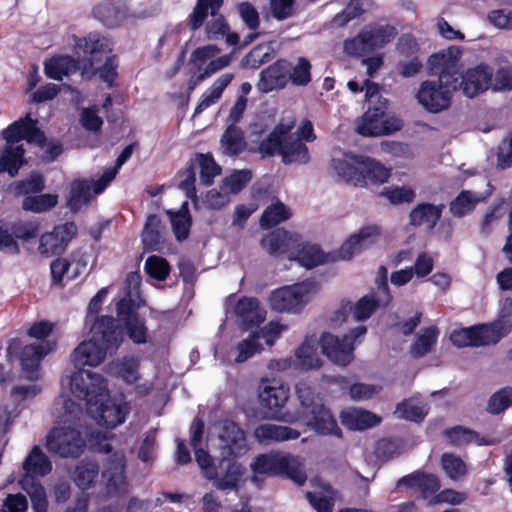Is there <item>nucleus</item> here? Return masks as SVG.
<instances>
[{
    "mask_svg": "<svg viewBox=\"0 0 512 512\" xmlns=\"http://www.w3.org/2000/svg\"><path fill=\"white\" fill-rule=\"evenodd\" d=\"M90 333L91 338L81 342L70 355L76 368L100 365L107 353L117 349L122 341L121 331L112 317L97 318L91 325Z\"/></svg>",
    "mask_w": 512,
    "mask_h": 512,
    "instance_id": "nucleus-1",
    "label": "nucleus"
},
{
    "mask_svg": "<svg viewBox=\"0 0 512 512\" xmlns=\"http://www.w3.org/2000/svg\"><path fill=\"white\" fill-rule=\"evenodd\" d=\"M36 125L37 120L31 119L30 115L27 114L24 118H20L3 130L2 135L6 145L0 154V172L6 171L11 177L18 173L24 162L22 140L40 146L44 145L45 135Z\"/></svg>",
    "mask_w": 512,
    "mask_h": 512,
    "instance_id": "nucleus-2",
    "label": "nucleus"
},
{
    "mask_svg": "<svg viewBox=\"0 0 512 512\" xmlns=\"http://www.w3.org/2000/svg\"><path fill=\"white\" fill-rule=\"evenodd\" d=\"M294 122L279 123L260 143L258 151L263 156L279 154L285 164H307L310 160L307 146L291 131Z\"/></svg>",
    "mask_w": 512,
    "mask_h": 512,
    "instance_id": "nucleus-3",
    "label": "nucleus"
},
{
    "mask_svg": "<svg viewBox=\"0 0 512 512\" xmlns=\"http://www.w3.org/2000/svg\"><path fill=\"white\" fill-rule=\"evenodd\" d=\"M295 390L301 407V417L306 424L320 434L339 436L337 422L325 408L320 395L306 382L296 384Z\"/></svg>",
    "mask_w": 512,
    "mask_h": 512,
    "instance_id": "nucleus-4",
    "label": "nucleus"
},
{
    "mask_svg": "<svg viewBox=\"0 0 512 512\" xmlns=\"http://www.w3.org/2000/svg\"><path fill=\"white\" fill-rule=\"evenodd\" d=\"M222 2L223 0H198L193 13L190 15L188 25L190 29L196 30L202 26L205 18L210 14L211 18L205 26L207 39L218 40L226 37V43L233 46L238 44L239 36L236 33L229 32V25L224 17L218 13Z\"/></svg>",
    "mask_w": 512,
    "mask_h": 512,
    "instance_id": "nucleus-5",
    "label": "nucleus"
},
{
    "mask_svg": "<svg viewBox=\"0 0 512 512\" xmlns=\"http://www.w3.org/2000/svg\"><path fill=\"white\" fill-rule=\"evenodd\" d=\"M458 86V81L444 73L436 80L423 81L416 97L425 110L439 113L450 107L452 94L458 89Z\"/></svg>",
    "mask_w": 512,
    "mask_h": 512,
    "instance_id": "nucleus-6",
    "label": "nucleus"
},
{
    "mask_svg": "<svg viewBox=\"0 0 512 512\" xmlns=\"http://www.w3.org/2000/svg\"><path fill=\"white\" fill-rule=\"evenodd\" d=\"M65 381L70 386L72 394L86 402L87 410L95 402L108 397L107 383L104 377L98 373L78 369L62 379L63 384Z\"/></svg>",
    "mask_w": 512,
    "mask_h": 512,
    "instance_id": "nucleus-7",
    "label": "nucleus"
},
{
    "mask_svg": "<svg viewBox=\"0 0 512 512\" xmlns=\"http://www.w3.org/2000/svg\"><path fill=\"white\" fill-rule=\"evenodd\" d=\"M46 447L62 458L79 457L85 447L86 441L76 428L63 425L53 428L46 437Z\"/></svg>",
    "mask_w": 512,
    "mask_h": 512,
    "instance_id": "nucleus-8",
    "label": "nucleus"
},
{
    "mask_svg": "<svg viewBox=\"0 0 512 512\" xmlns=\"http://www.w3.org/2000/svg\"><path fill=\"white\" fill-rule=\"evenodd\" d=\"M111 52V40L98 33H90L84 38H79L75 44V53L84 71L93 70Z\"/></svg>",
    "mask_w": 512,
    "mask_h": 512,
    "instance_id": "nucleus-9",
    "label": "nucleus"
},
{
    "mask_svg": "<svg viewBox=\"0 0 512 512\" xmlns=\"http://www.w3.org/2000/svg\"><path fill=\"white\" fill-rule=\"evenodd\" d=\"M196 462L198 463L203 476L209 480H214V486L220 490L236 489L244 471L241 464L230 460L224 475L219 477V473L213 459L203 449L196 450Z\"/></svg>",
    "mask_w": 512,
    "mask_h": 512,
    "instance_id": "nucleus-10",
    "label": "nucleus"
},
{
    "mask_svg": "<svg viewBox=\"0 0 512 512\" xmlns=\"http://www.w3.org/2000/svg\"><path fill=\"white\" fill-rule=\"evenodd\" d=\"M365 333L366 327L363 325L356 327L342 339L330 333H323L320 339L322 352L333 363L346 366L353 359L352 351L354 347L352 340H356Z\"/></svg>",
    "mask_w": 512,
    "mask_h": 512,
    "instance_id": "nucleus-11",
    "label": "nucleus"
},
{
    "mask_svg": "<svg viewBox=\"0 0 512 512\" xmlns=\"http://www.w3.org/2000/svg\"><path fill=\"white\" fill-rule=\"evenodd\" d=\"M311 283H297L274 290L269 296L270 308L277 312H299L308 302Z\"/></svg>",
    "mask_w": 512,
    "mask_h": 512,
    "instance_id": "nucleus-12",
    "label": "nucleus"
},
{
    "mask_svg": "<svg viewBox=\"0 0 512 512\" xmlns=\"http://www.w3.org/2000/svg\"><path fill=\"white\" fill-rule=\"evenodd\" d=\"M217 449L222 462L245 454L249 447L244 431L234 422L222 423L217 438Z\"/></svg>",
    "mask_w": 512,
    "mask_h": 512,
    "instance_id": "nucleus-13",
    "label": "nucleus"
},
{
    "mask_svg": "<svg viewBox=\"0 0 512 512\" xmlns=\"http://www.w3.org/2000/svg\"><path fill=\"white\" fill-rule=\"evenodd\" d=\"M130 407L127 402L119 399H108L105 397L99 402H95L88 412L94 420L107 428H114L125 421Z\"/></svg>",
    "mask_w": 512,
    "mask_h": 512,
    "instance_id": "nucleus-14",
    "label": "nucleus"
},
{
    "mask_svg": "<svg viewBox=\"0 0 512 512\" xmlns=\"http://www.w3.org/2000/svg\"><path fill=\"white\" fill-rule=\"evenodd\" d=\"M76 233L77 227L73 222L54 227L51 232L41 236L38 248L40 254L46 257L61 254Z\"/></svg>",
    "mask_w": 512,
    "mask_h": 512,
    "instance_id": "nucleus-15",
    "label": "nucleus"
},
{
    "mask_svg": "<svg viewBox=\"0 0 512 512\" xmlns=\"http://www.w3.org/2000/svg\"><path fill=\"white\" fill-rule=\"evenodd\" d=\"M380 235L381 229L376 225L361 228L342 244L339 250L340 258L350 260L354 255L371 248L378 242Z\"/></svg>",
    "mask_w": 512,
    "mask_h": 512,
    "instance_id": "nucleus-16",
    "label": "nucleus"
},
{
    "mask_svg": "<svg viewBox=\"0 0 512 512\" xmlns=\"http://www.w3.org/2000/svg\"><path fill=\"white\" fill-rule=\"evenodd\" d=\"M124 469L123 454H113L102 472V478L108 495H118L128 491L129 484L126 480Z\"/></svg>",
    "mask_w": 512,
    "mask_h": 512,
    "instance_id": "nucleus-17",
    "label": "nucleus"
},
{
    "mask_svg": "<svg viewBox=\"0 0 512 512\" xmlns=\"http://www.w3.org/2000/svg\"><path fill=\"white\" fill-rule=\"evenodd\" d=\"M512 327V313L503 316L491 324L472 327L474 346H486L496 344L507 335Z\"/></svg>",
    "mask_w": 512,
    "mask_h": 512,
    "instance_id": "nucleus-18",
    "label": "nucleus"
},
{
    "mask_svg": "<svg viewBox=\"0 0 512 512\" xmlns=\"http://www.w3.org/2000/svg\"><path fill=\"white\" fill-rule=\"evenodd\" d=\"M492 81V71L485 65L469 69L464 75L458 76V88L469 98L486 91Z\"/></svg>",
    "mask_w": 512,
    "mask_h": 512,
    "instance_id": "nucleus-19",
    "label": "nucleus"
},
{
    "mask_svg": "<svg viewBox=\"0 0 512 512\" xmlns=\"http://www.w3.org/2000/svg\"><path fill=\"white\" fill-rule=\"evenodd\" d=\"M289 69L288 60H277L260 73L257 88L263 93L284 88L289 82Z\"/></svg>",
    "mask_w": 512,
    "mask_h": 512,
    "instance_id": "nucleus-20",
    "label": "nucleus"
},
{
    "mask_svg": "<svg viewBox=\"0 0 512 512\" xmlns=\"http://www.w3.org/2000/svg\"><path fill=\"white\" fill-rule=\"evenodd\" d=\"M258 397L262 406L269 409L282 407L289 398V388L276 379H263L258 387Z\"/></svg>",
    "mask_w": 512,
    "mask_h": 512,
    "instance_id": "nucleus-21",
    "label": "nucleus"
},
{
    "mask_svg": "<svg viewBox=\"0 0 512 512\" xmlns=\"http://www.w3.org/2000/svg\"><path fill=\"white\" fill-rule=\"evenodd\" d=\"M363 156L346 155L344 158L332 159L331 166L334 172L346 183L354 186H365L362 168Z\"/></svg>",
    "mask_w": 512,
    "mask_h": 512,
    "instance_id": "nucleus-22",
    "label": "nucleus"
},
{
    "mask_svg": "<svg viewBox=\"0 0 512 512\" xmlns=\"http://www.w3.org/2000/svg\"><path fill=\"white\" fill-rule=\"evenodd\" d=\"M102 182V176L98 180L79 179L70 184L68 197V207L71 211L77 212L83 206L87 205L91 199L101 193L97 191V186Z\"/></svg>",
    "mask_w": 512,
    "mask_h": 512,
    "instance_id": "nucleus-23",
    "label": "nucleus"
},
{
    "mask_svg": "<svg viewBox=\"0 0 512 512\" xmlns=\"http://www.w3.org/2000/svg\"><path fill=\"white\" fill-rule=\"evenodd\" d=\"M261 244L271 255L287 254L289 256L300 246V238L297 234H289L285 230L277 229L266 235Z\"/></svg>",
    "mask_w": 512,
    "mask_h": 512,
    "instance_id": "nucleus-24",
    "label": "nucleus"
},
{
    "mask_svg": "<svg viewBox=\"0 0 512 512\" xmlns=\"http://www.w3.org/2000/svg\"><path fill=\"white\" fill-rule=\"evenodd\" d=\"M234 313L245 329L260 325L266 318V311L260 307L256 298H241L234 308Z\"/></svg>",
    "mask_w": 512,
    "mask_h": 512,
    "instance_id": "nucleus-25",
    "label": "nucleus"
},
{
    "mask_svg": "<svg viewBox=\"0 0 512 512\" xmlns=\"http://www.w3.org/2000/svg\"><path fill=\"white\" fill-rule=\"evenodd\" d=\"M461 51L458 47L451 46L446 50L433 54L429 58V65L433 73L441 76L447 73L452 79L458 81V61Z\"/></svg>",
    "mask_w": 512,
    "mask_h": 512,
    "instance_id": "nucleus-26",
    "label": "nucleus"
},
{
    "mask_svg": "<svg viewBox=\"0 0 512 512\" xmlns=\"http://www.w3.org/2000/svg\"><path fill=\"white\" fill-rule=\"evenodd\" d=\"M54 343L42 341L38 344L26 345L21 353L22 370L28 379L37 378V368L43 356L52 351Z\"/></svg>",
    "mask_w": 512,
    "mask_h": 512,
    "instance_id": "nucleus-27",
    "label": "nucleus"
},
{
    "mask_svg": "<svg viewBox=\"0 0 512 512\" xmlns=\"http://www.w3.org/2000/svg\"><path fill=\"white\" fill-rule=\"evenodd\" d=\"M282 452H269L254 457L250 464L253 471L252 482L258 483L260 477L282 475Z\"/></svg>",
    "mask_w": 512,
    "mask_h": 512,
    "instance_id": "nucleus-28",
    "label": "nucleus"
},
{
    "mask_svg": "<svg viewBox=\"0 0 512 512\" xmlns=\"http://www.w3.org/2000/svg\"><path fill=\"white\" fill-rule=\"evenodd\" d=\"M342 425L350 430H365L378 425L381 417L361 408H348L340 414Z\"/></svg>",
    "mask_w": 512,
    "mask_h": 512,
    "instance_id": "nucleus-29",
    "label": "nucleus"
},
{
    "mask_svg": "<svg viewBox=\"0 0 512 512\" xmlns=\"http://www.w3.org/2000/svg\"><path fill=\"white\" fill-rule=\"evenodd\" d=\"M255 438L264 444L283 442L299 438L300 432L288 426L273 423L259 425L254 431Z\"/></svg>",
    "mask_w": 512,
    "mask_h": 512,
    "instance_id": "nucleus-30",
    "label": "nucleus"
},
{
    "mask_svg": "<svg viewBox=\"0 0 512 512\" xmlns=\"http://www.w3.org/2000/svg\"><path fill=\"white\" fill-rule=\"evenodd\" d=\"M387 289V282L384 280L379 285V290L384 293V299H380L374 293L365 295L359 299L358 302L353 305V318L357 321H364L368 319L380 305H386L390 301V296L387 293Z\"/></svg>",
    "mask_w": 512,
    "mask_h": 512,
    "instance_id": "nucleus-31",
    "label": "nucleus"
},
{
    "mask_svg": "<svg viewBox=\"0 0 512 512\" xmlns=\"http://www.w3.org/2000/svg\"><path fill=\"white\" fill-rule=\"evenodd\" d=\"M405 486L410 489H418L423 496L435 493L440 489V482L437 476L423 471H415L401 477L397 481V487Z\"/></svg>",
    "mask_w": 512,
    "mask_h": 512,
    "instance_id": "nucleus-32",
    "label": "nucleus"
},
{
    "mask_svg": "<svg viewBox=\"0 0 512 512\" xmlns=\"http://www.w3.org/2000/svg\"><path fill=\"white\" fill-rule=\"evenodd\" d=\"M22 477L45 476L52 470V463L39 446H34L22 463Z\"/></svg>",
    "mask_w": 512,
    "mask_h": 512,
    "instance_id": "nucleus-33",
    "label": "nucleus"
},
{
    "mask_svg": "<svg viewBox=\"0 0 512 512\" xmlns=\"http://www.w3.org/2000/svg\"><path fill=\"white\" fill-rule=\"evenodd\" d=\"M444 434L449 438L450 442L456 446H463L470 443L482 445H497L501 442L500 438L481 436L473 430H469L462 426H455L445 430Z\"/></svg>",
    "mask_w": 512,
    "mask_h": 512,
    "instance_id": "nucleus-34",
    "label": "nucleus"
},
{
    "mask_svg": "<svg viewBox=\"0 0 512 512\" xmlns=\"http://www.w3.org/2000/svg\"><path fill=\"white\" fill-rule=\"evenodd\" d=\"M444 206H436L430 203H422L417 205L410 212V224L413 226H424L427 230H432L442 214Z\"/></svg>",
    "mask_w": 512,
    "mask_h": 512,
    "instance_id": "nucleus-35",
    "label": "nucleus"
},
{
    "mask_svg": "<svg viewBox=\"0 0 512 512\" xmlns=\"http://www.w3.org/2000/svg\"><path fill=\"white\" fill-rule=\"evenodd\" d=\"M429 412V406L417 398L404 399L396 405L394 415L398 419L422 422Z\"/></svg>",
    "mask_w": 512,
    "mask_h": 512,
    "instance_id": "nucleus-36",
    "label": "nucleus"
},
{
    "mask_svg": "<svg viewBox=\"0 0 512 512\" xmlns=\"http://www.w3.org/2000/svg\"><path fill=\"white\" fill-rule=\"evenodd\" d=\"M165 235V227L159 217L154 214L149 215L141 234L144 246L148 249L159 250L165 242Z\"/></svg>",
    "mask_w": 512,
    "mask_h": 512,
    "instance_id": "nucleus-37",
    "label": "nucleus"
},
{
    "mask_svg": "<svg viewBox=\"0 0 512 512\" xmlns=\"http://www.w3.org/2000/svg\"><path fill=\"white\" fill-rule=\"evenodd\" d=\"M383 108L384 102H381L379 107L369 108L357 123V133L365 137L381 136L382 117L384 116Z\"/></svg>",
    "mask_w": 512,
    "mask_h": 512,
    "instance_id": "nucleus-38",
    "label": "nucleus"
},
{
    "mask_svg": "<svg viewBox=\"0 0 512 512\" xmlns=\"http://www.w3.org/2000/svg\"><path fill=\"white\" fill-rule=\"evenodd\" d=\"M19 484L22 490L29 496L34 512H47L48 499L44 486L31 477H21Z\"/></svg>",
    "mask_w": 512,
    "mask_h": 512,
    "instance_id": "nucleus-39",
    "label": "nucleus"
},
{
    "mask_svg": "<svg viewBox=\"0 0 512 512\" xmlns=\"http://www.w3.org/2000/svg\"><path fill=\"white\" fill-rule=\"evenodd\" d=\"M317 342L318 340L315 336L306 337L304 342L296 349V362L302 369L311 370L321 367L322 361L316 352Z\"/></svg>",
    "mask_w": 512,
    "mask_h": 512,
    "instance_id": "nucleus-40",
    "label": "nucleus"
},
{
    "mask_svg": "<svg viewBox=\"0 0 512 512\" xmlns=\"http://www.w3.org/2000/svg\"><path fill=\"white\" fill-rule=\"evenodd\" d=\"M95 17L105 26H119L126 18V10L119 3L103 2L94 8Z\"/></svg>",
    "mask_w": 512,
    "mask_h": 512,
    "instance_id": "nucleus-41",
    "label": "nucleus"
},
{
    "mask_svg": "<svg viewBox=\"0 0 512 512\" xmlns=\"http://www.w3.org/2000/svg\"><path fill=\"white\" fill-rule=\"evenodd\" d=\"M82 69L80 61H75L71 56H59L50 59L45 64L46 75L54 80H61L64 76Z\"/></svg>",
    "mask_w": 512,
    "mask_h": 512,
    "instance_id": "nucleus-42",
    "label": "nucleus"
},
{
    "mask_svg": "<svg viewBox=\"0 0 512 512\" xmlns=\"http://www.w3.org/2000/svg\"><path fill=\"white\" fill-rule=\"evenodd\" d=\"M222 153L227 156L240 154L246 148L242 130L234 124L227 127L220 139Z\"/></svg>",
    "mask_w": 512,
    "mask_h": 512,
    "instance_id": "nucleus-43",
    "label": "nucleus"
},
{
    "mask_svg": "<svg viewBox=\"0 0 512 512\" xmlns=\"http://www.w3.org/2000/svg\"><path fill=\"white\" fill-rule=\"evenodd\" d=\"M364 30L371 52L384 47L397 34L396 29L390 25L371 24L365 26Z\"/></svg>",
    "mask_w": 512,
    "mask_h": 512,
    "instance_id": "nucleus-44",
    "label": "nucleus"
},
{
    "mask_svg": "<svg viewBox=\"0 0 512 512\" xmlns=\"http://www.w3.org/2000/svg\"><path fill=\"white\" fill-rule=\"evenodd\" d=\"M290 260L297 261L301 266L311 269L324 262L323 254L317 245L301 244L289 255Z\"/></svg>",
    "mask_w": 512,
    "mask_h": 512,
    "instance_id": "nucleus-45",
    "label": "nucleus"
},
{
    "mask_svg": "<svg viewBox=\"0 0 512 512\" xmlns=\"http://www.w3.org/2000/svg\"><path fill=\"white\" fill-rule=\"evenodd\" d=\"M438 338L436 327L422 329L417 335L414 343L410 347V353L414 358H421L430 353L435 346Z\"/></svg>",
    "mask_w": 512,
    "mask_h": 512,
    "instance_id": "nucleus-46",
    "label": "nucleus"
},
{
    "mask_svg": "<svg viewBox=\"0 0 512 512\" xmlns=\"http://www.w3.org/2000/svg\"><path fill=\"white\" fill-rule=\"evenodd\" d=\"M282 475L285 474L293 482L303 485L307 480L303 460L299 456L282 452Z\"/></svg>",
    "mask_w": 512,
    "mask_h": 512,
    "instance_id": "nucleus-47",
    "label": "nucleus"
},
{
    "mask_svg": "<svg viewBox=\"0 0 512 512\" xmlns=\"http://www.w3.org/2000/svg\"><path fill=\"white\" fill-rule=\"evenodd\" d=\"M291 216V210L284 203L276 201L263 211L260 219V225L263 229H269L287 221Z\"/></svg>",
    "mask_w": 512,
    "mask_h": 512,
    "instance_id": "nucleus-48",
    "label": "nucleus"
},
{
    "mask_svg": "<svg viewBox=\"0 0 512 512\" xmlns=\"http://www.w3.org/2000/svg\"><path fill=\"white\" fill-rule=\"evenodd\" d=\"M233 79V74L227 73L221 75L211 86V88L203 94L201 102L195 108V114L202 113L208 107L216 103V101L221 97L222 92L227 87V85Z\"/></svg>",
    "mask_w": 512,
    "mask_h": 512,
    "instance_id": "nucleus-49",
    "label": "nucleus"
},
{
    "mask_svg": "<svg viewBox=\"0 0 512 512\" xmlns=\"http://www.w3.org/2000/svg\"><path fill=\"white\" fill-rule=\"evenodd\" d=\"M362 174L364 176L365 185L370 182L372 184H382L390 177V170L379 162L363 156V162H360Z\"/></svg>",
    "mask_w": 512,
    "mask_h": 512,
    "instance_id": "nucleus-50",
    "label": "nucleus"
},
{
    "mask_svg": "<svg viewBox=\"0 0 512 512\" xmlns=\"http://www.w3.org/2000/svg\"><path fill=\"white\" fill-rule=\"evenodd\" d=\"M289 81L295 86H306L311 81L312 65L307 58L298 57L295 62L289 61Z\"/></svg>",
    "mask_w": 512,
    "mask_h": 512,
    "instance_id": "nucleus-51",
    "label": "nucleus"
},
{
    "mask_svg": "<svg viewBox=\"0 0 512 512\" xmlns=\"http://www.w3.org/2000/svg\"><path fill=\"white\" fill-rule=\"evenodd\" d=\"M366 12L364 0H350L343 11L337 13L330 21L335 28L345 27L350 21L360 17Z\"/></svg>",
    "mask_w": 512,
    "mask_h": 512,
    "instance_id": "nucleus-52",
    "label": "nucleus"
},
{
    "mask_svg": "<svg viewBox=\"0 0 512 512\" xmlns=\"http://www.w3.org/2000/svg\"><path fill=\"white\" fill-rule=\"evenodd\" d=\"M167 214L170 215L172 230L175 237L178 240H184L187 238L191 226V219L188 211V203L184 202L181 209L173 213L171 211H167Z\"/></svg>",
    "mask_w": 512,
    "mask_h": 512,
    "instance_id": "nucleus-53",
    "label": "nucleus"
},
{
    "mask_svg": "<svg viewBox=\"0 0 512 512\" xmlns=\"http://www.w3.org/2000/svg\"><path fill=\"white\" fill-rule=\"evenodd\" d=\"M480 199L478 194L464 190L450 203V212L456 217H462L471 212Z\"/></svg>",
    "mask_w": 512,
    "mask_h": 512,
    "instance_id": "nucleus-54",
    "label": "nucleus"
},
{
    "mask_svg": "<svg viewBox=\"0 0 512 512\" xmlns=\"http://www.w3.org/2000/svg\"><path fill=\"white\" fill-rule=\"evenodd\" d=\"M306 498L317 512H332L334 506V492L331 487H324L321 491L307 492Z\"/></svg>",
    "mask_w": 512,
    "mask_h": 512,
    "instance_id": "nucleus-55",
    "label": "nucleus"
},
{
    "mask_svg": "<svg viewBox=\"0 0 512 512\" xmlns=\"http://www.w3.org/2000/svg\"><path fill=\"white\" fill-rule=\"evenodd\" d=\"M99 474V465L95 462H81L75 470L74 481L81 489L90 488Z\"/></svg>",
    "mask_w": 512,
    "mask_h": 512,
    "instance_id": "nucleus-56",
    "label": "nucleus"
},
{
    "mask_svg": "<svg viewBox=\"0 0 512 512\" xmlns=\"http://www.w3.org/2000/svg\"><path fill=\"white\" fill-rule=\"evenodd\" d=\"M441 465L445 474L452 480H458L468 472L466 463L452 453H444L441 456Z\"/></svg>",
    "mask_w": 512,
    "mask_h": 512,
    "instance_id": "nucleus-57",
    "label": "nucleus"
},
{
    "mask_svg": "<svg viewBox=\"0 0 512 512\" xmlns=\"http://www.w3.org/2000/svg\"><path fill=\"white\" fill-rule=\"evenodd\" d=\"M56 203L57 196L51 194H42L25 197L22 203V207L24 210L39 213L54 207Z\"/></svg>",
    "mask_w": 512,
    "mask_h": 512,
    "instance_id": "nucleus-58",
    "label": "nucleus"
},
{
    "mask_svg": "<svg viewBox=\"0 0 512 512\" xmlns=\"http://www.w3.org/2000/svg\"><path fill=\"white\" fill-rule=\"evenodd\" d=\"M343 51L350 56H362L371 53L364 28L356 36L343 42Z\"/></svg>",
    "mask_w": 512,
    "mask_h": 512,
    "instance_id": "nucleus-59",
    "label": "nucleus"
},
{
    "mask_svg": "<svg viewBox=\"0 0 512 512\" xmlns=\"http://www.w3.org/2000/svg\"><path fill=\"white\" fill-rule=\"evenodd\" d=\"M193 164L195 168L196 166L200 168V179L206 185H209L213 178L220 173L219 166L210 155L200 154Z\"/></svg>",
    "mask_w": 512,
    "mask_h": 512,
    "instance_id": "nucleus-60",
    "label": "nucleus"
},
{
    "mask_svg": "<svg viewBox=\"0 0 512 512\" xmlns=\"http://www.w3.org/2000/svg\"><path fill=\"white\" fill-rule=\"evenodd\" d=\"M512 405V387H505L495 392L489 399L487 411L499 414Z\"/></svg>",
    "mask_w": 512,
    "mask_h": 512,
    "instance_id": "nucleus-61",
    "label": "nucleus"
},
{
    "mask_svg": "<svg viewBox=\"0 0 512 512\" xmlns=\"http://www.w3.org/2000/svg\"><path fill=\"white\" fill-rule=\"evenodd\" d=\"M381 386L366 383H354L349 387V396L353 401H366L378 395Z\"/></svg>",
    "mask_w": 512,
    "mask_h": 512,
    "instance_id": "nucleus-62",
    "label": "nucleus"
},
{
    "mask_svg": "<svg viewBox=\"0 0 512 512\" xmlns=\"http://www.w3.org/2000/svg\"><path fill=\"white\" fill-rule=\"evenodd\" d=\"M250 180V170L244 169L235 171L229 177H226L223 180L222 184L225 186V189L228 190L231 194H236L240 192Z\"/></svg>",
    "mask_w": 512,
    "mask_h": 512,
    "instance_id": "nucleus-63",
    "label": "nucleus"
},
{
    "mask_svg": "<svg viewBox=\"0 0 512 512\" xmlns=\"http://www.w3.org/2000/svg\"><path fill=\"white\" fill-rule=\"evenodd\" d=\"M145 271L157 280H164L169 274V264L164 258L150 256L146 260Z\"/></svg>",
    "mask_w": 512,
    "mask_h": 512,
    "instance_id": "nucleus-64",
    "label": "nucleus"
}]
</instances>
